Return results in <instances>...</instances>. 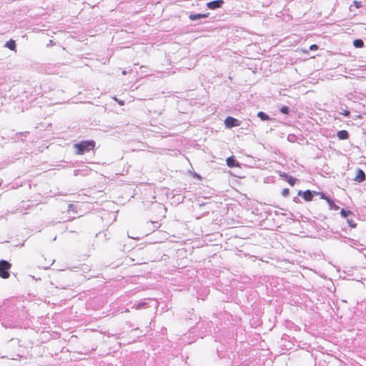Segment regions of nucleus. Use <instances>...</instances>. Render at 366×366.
<instances>
[{
  "instance_id": "obj_1",
  "label": "nucleus",
  "mask_w": 366,
  "mask_h": 366,
  "mask_svg": "<svg viewBox=\"0 0 366 366\" xmlns=\"http://www.w3.org/2000/svg\"><path fill=\"white\" fill-rule=\"evenodd\" d=\"M227 165L233 169L234 171L231 172V174L235 177H241V172L240 170L242 169V167H249V168H254V167H259V165L257 164V162H249V164H240L239 162H226Z\"/></svg>"
},
{
  "instance_id": "obj_2",
  "label": "nucleus",
  "mask_w": 366,
  "mask_h": 366,
  "mask_svg": "<svg viewBox=\"0 0 366 366\" xmlns=\"http://www.w3.org/2000/svg\"><path fill=\"white\" fill-rule=\"evenodd\" d=\"M96 145V142L94 140L81 141L79 143L74 144V147L76 151L75 153L78 154H83L92 150Z\"/></svg>"
},
{
  "instance_id": "obj_3",
  "label": "nucleus",
  "mask_w": 366,
  "mask_h": 366,
  "mask_svg": "<svg viewBox=\"0 0 366 366\" xmlns=\"http://www.w3.org/2000/svg\"><path fill=\"white\" fill-rule=\"evenodd\" d=\"M11 267V264L5 259L0 260V277L2 279H7L10 276L9 270Z\"/></svg>"
},
{
  "instance_id": "obj_4",
  "label": "nucleus",
  "mask_w": 366,
  "mask_h": 366,
  "mask_svg": "<svg viewBox=\"0 0 366 366\" xmlns=\"http://www.w3.org/2000/svg\"><path fill=\"white\" fill-rule=\"evenodd\" d=\"M279 175L285 181H286L290 186H294L296 182H300L299 179L290 175V172L278 171Z\"/></svg>"
},
{
  "instance_id": "obj_5",
  "label": "nucleus",
  "mask_w": 366,
  "mask_h": 366,
  "mask_svg": "<svg viewBox=\"0 0 366 366\" xmlns=\"http://www.w3.org/2000/svg\"><path fill=\"white\" fill-rule=\"evenodd\" d=\"M317 192L307 189L305 191L300 190L297 193L298 196H300L306 202L312 201L315 196L317 195Z\"/></svg>"
},
{
  "instance_id": "obj_6",
  "label": "nucleus",
  "mask_w": 366,
  "mask_h": 366,
  "mask_svg": "<svg viewBox=\"0 0 366 366\" xmlns=\"http://www.w3.org/2000/svg\"><path fill=\"white\" fill-rule=\"evenodd\" d=\"M241 124V121L239 119L234 118L232 117H227L224 119L225 127L228 129H231L232 127H238Z\"/></svg>"
},
{
  "instance_id": "obj_7",
  "label": "nucleus",
  "mask_w": 366,
  "mask_h": 366,
  "mask_svg": "<svg viewBox=\"0 0 366 366\" xmlns=\"http://www.w3.org/2000/svg\"><path fill=\"white\" fill-rule=\"evenodd\" d=\"M92 172L91 169H89L87 166L82 164L79 169L74 170V176H87Z\"/></svg>"
},
{
  "instance_id": "obj_8",
  "label": "nucleus",
  "mask_w": 366,
  "mask_h": 366,
  "mask_svg": "<svg viewBox=\"0 0 366 366\" xmlns=\"http://www.w3.org/2000/svg\"><path fill=\"white\" fill-rule=\"evenodd\" d=\"M223 0H214L207 3L208 9L214 10L216 9L222 8L224 4Z\"/></svg>"
},
{
  "instance_id": "obj_9",
  "label": "nucleus",
  "mask_w": 366,
  "mask_h": 366,
  "mask_svg": "<svg viewBox=\"0 0 366 366\" xmlns=\"http://www.w3.org/2000/svg\"><path fill=\"white\" fill-rule=\"evenodd\" d=\"M366 179V176L364 172V171L360 168L357 169V174L355 178L353 179L354 181L362 183Z\"/></svg>"
},
{
  "instance_id": "obj_10",
  "label": "nucleus",
  "mask_w": 366,
  "mask_h": 366,
  "mask_svg": "<svg viewBox=\"0 0 366 366\" xmlns=\"http://www.w3.org/2000/svg\"><path fill=\"white\" fill-rule=\"evenodd\" d=\"M151 209L158 210L159 212H165L166 209L164 206L157 202H154L151 204Z\"/></svg>"
},
{
  "instance_id": "obj_11",
  "label": "nucleus",
  "mask_w": 366,
  "mask_h": 366,
  "mask_svg": "<svg viewBox=\"0 0 366 366\" xmlns=\"http://www.w3.org/2000/svg\"><path fill=\"white\" fill-rule=\"evenodd\" d=\"M209 15V13L207 14H191L189 15V19L192 21H196L202 18H207Z\"/></svg>"
},
{
  "instance_id": "obj_12",
  "label": "nucleus",
  "mask_w": 366,
  "mask_h": 366,
  "mask_svg": "<svg viewBox=\"0 0 366 366\" xmlns=\"http://www.w3.org/2000/svg\"><path fill=\"white\" fill-rule=\"evenodd\" d=\"M337 137L340 140H346L349 138V133L346 130H340L337 132Z\"/></svg>"
},
{
  "instance_id": "obj_13",
  "label": "nucleus",
  "mask_w": 366,
  "mask_h": 366,
  "mask_svg": "<svg viewBox=\"0 0 366 366\" xmlns=\"http://www.w3.org/2000/svg\"><path fill=\"white\" fill-rule=\"evenodd\" d=\"M327 202L330 209L338 210L340 209V207L335 204V201L331 197L327 199Z\"/></svg>"
},
{
  "instance_id": "obj_14",
  "label": "nucleus",
  "mask_w": 366,
  "mask_h": 366,
  "mask_svg": "<svg viewBox=\"0 0 366 366\" xmlns=\"http://www.w3.org/2000/svg\"><path fill=\"white\" fill-rule=\"evenodd\" d=\"M5 46L10 50L14 51L16 49V42L14 40L10 39L9 41H6Z\"/></svg>"
},
{
  "instance_id": "obj_15",
  "label": "nucleus",
  "mask_w": 366,
  "mask_h": 366,
  "mask_svg": "<svg viewBox=\"0 0 366 366\" xmlns=\"http://www.w3.org/2000/svg\"><path fill=\"white\" fill-rule=\"evenodd\" d=\"M340 214H341V216L342 217L348 219V217L352 215L353 213L350 210H349V209H342L341 211H340Z\"/></svg>"
},
{
  "instance_id": "obj_16",
  "label": "nucleus",
  "mask_w": 366,
  "mask_h": 366,
  "mask_svg": "<svg viewBox=\"0 0 366 366\" xmlns=\"http://www.w3.org/2000/svg\"><path fill=\"white\" fill-rule=\"evenodd\" d=\"M257 117L262 121H267L270 119L269 115H267L266 113L263 112H259L257 113Z\"/></svg>"
},
{
  "instance_id": "obj_17",
  "label": "nucleus",
  "mask_w": 366,
  "mask_h": 366,
  "mask_svg": "<svg viewBox=\"0 0 366 366\" xmlns=\"http://www.w3.org/2000/svg\"><path fill=\"white\" fill-rule=\"evenodd\" d=\"M353 45L356 48H362L364 46V42L360 39H357L353 41Z\"/></svg>"
},
{
  "instance_id": "obj_18",
  "label": "nucleus",
  "mask_w": 366,
  "mask_h": 366,
  "mask_svg": "<svg viewBox=\"0 0 366 366\" xmlns=\"http://www.w3.org/2000/svg\"><path fill=\"white\" fill-rule=\"evenodd\" d=\"M287 140L290 142H295L297 140V137L295 134H290L287 136Z\"/></svg>"
},
{
  "instance_id": "obj_19",
  "label": "nucleus",
  "mask_w": 366,
  "mask_h": 366,
  "mask_svg": "<svg viewBox=\"0 0 366 366\" xmlns=\"http://www.w3.org/2000/svg\"><path fill=\"white\" fill-rule=\"evenodd\" d=\"M147 305V302H139V303H138L137 305H135V308L137 310H140V309L144 308Z\"/></svg>"
},
{
  "instance_id": "obj_20",
  "label": "nucleus",
  "mask_w": 366,
  "mask_h": 366,
  "mask_svg": "<svg viewBox=\"0 0 366 366\" xmlns=\"http://www.w3.org/2000/svg\"><path fill=\"white\" fill-rule=\"evenodd\" d=\"M280 111L285 114H288L290 113V108L287 106H283L280 108Z\"/></svg>"
},
{
  "instance_id": "obj_21",
  "label": "nucleus",
  "mask_w": 366,
  "mask_h": 366,
  "mask_svg": "<svg viewBox=\"0 0 366 366\" xmlns=\"http://www.w3.org/2000/svg\"><path fill=\"white\" fill-rule=\"evenodd\" d=\"M317 195H320V199H325L327 201V199H328V198H330V196H327L325 192H317Z\"/></svg>"
},
{
  "instance_id": "obj_22",
  "label": "nucleus",
  "mask_w": 366,
  "mask_h": 366,
  "mask_svg": "<svg viewBox=\"0 0 366 366\" xmlns=\"http://www.w3.org/2000/svg\"><path fill=\"white\" fill-rule=\"evenodd\" d=\"M29 132H19V133H17L16 135L20 136L21 139L23 140V138L27 137V135L29 134Z\"/></svg>"
},
{
  "instance_id": "obj_23",
  "label": "nucleus",
  "mask_w": 366,
  "mask_h": 366,
  "mask_svg": "<svg viewBox=\"0 0 366 366\" xmlns=\"http://www.w3.org/2000/svg\"><path fill=\"white\" fill-rule=\"evenodd\" d=\"M347 222L349 224V226L352 228H355L357 226V224L351 219H347Z\"/></svg>"
},
{
  "instance_id": "obj_24",
  "label": "nucleus",
  "mask_w": 366,
  "mask_h": 366,
  "mask_svg": "<svg viewBox=\"0 0 366 366\" xmlns=\"http://www.w3.org/2000/svg\"><path fill=\"white\" fill-rule=\"evenodd\" d=\"M282 195L285 197H287L290 195V189L288 188H285L282 191Z\"/></svg>"
},
{
  "instance_id": "obj_25",
  "label": "nucleus",
  "mask_w": 366,
  "mask_h": 366,
  "mask_svg": "<svg viewBox=\"0 0 366 366\" xmlns=\"http://www.w3.org/2000/svg\"><path fill=\"white\" fill-rule=\"evenodd\" d=\"M189 172L191 174H192V176H193V177H194V178H196V179H199V180H201V179H202V177H201L199 174H197V173H196V172H192L191 170H189Z\"/></svg>"
},
{
  "instance_id": "obj_26",
  "label": "nucleus",
  "mask_w": 366,
  "mask_h": 366,
  "mask_svg": "<svg viewBox=\"0 0 366 366\" xmlns=\"http://www.w3.org/2000/svg\"><path fill=\"white\" fill-rule=\"evenodd\" d=\"M340 114L342 115H344L345 117H349L350 114V112L348 110L344 109V110H342V112H340Z\"/></svg>"
},
{
  "instance_id": "obj_27",
  "label": "nucleus",
  "mask_w": 366,
  "mask_h": 366,
  "mask_svg": "<svg viewBox=\"0 0 366 366\" xmlns=\"http://www.w3.org/2000/svg\"><path fill=\"white\" fill-rule=\"evenodd\" d=\"M348 241L352 244V245H351L352 247H354V245H357V241L355 240V239H351V238H348Z\"/></svg>"
},
{
  "instance_id": "obj_28",
  "label": "nucleus",
  "mask_w": 366,
  "mask_h": 366,
  "mask_svg": "<svg viewBox=\"0 0 366 366\" xmlns=\"http://www.w3.org/2000/svg\"><path fill=\"white\" fill-rule=\"evenodd\" d=\"M8 321H9V322L7 325H5L6 327H11L14 325L13 320H9Z\"/></svg>"
},
{
  "instance_id": "obj_29",
  "label": "nucleus",
  "mask_w": 366,
  "mask_h": 366,
  "mask_svg": "<svg viewBox=\"0 0 366 366\" xmlns=\"http://www.w3.org/2000/svg\"><path fill=\"white\" fill-rule=\"evenodd\" d=\"M293 202H295V203H300L301 202V201L299 199L298 196L297 197H295L293 198Z\"/></svg>"
},
{
  "instance_id": "obj_30",
  "label": "nucleus",
  "mask_w": 366,
  "mask_h": 366,
  "mask_svg": "<svg viewBox=\"0 0 366 366\" xmlns=\"http://www.w3.org/2000/svg\"><path fill=\"white\" fill-rule=\"evenodd\" d=\"M317 48H318V46H317V45H316V44H312V45H311V46H310V49L311 50H316V49H317Z\"/></svg>"
},
{
  "instance_id": "obj_31",
  "label": "nucleus",
  "mask_w": 366,
  "mask_h": 366,
  "mask_svg": "<svg viewBox=\"0 0 366 366\" xmlns=\"http://www.w3.org/2000/svg\"><path fill=\"white\" fill-rule=\"evenodd\" d=\"M13 139H14V142H17V141H19V139H21V137H20V136H17V135L16 134V136L13 138Z\"/></svg>"
},
{
  "instance_id": "obj_32",
  "label": "nucleus",
  "mask_w": 366,
  "mask_h": 366,
  "mask_svg": "<svg viewBox=\"0 0 366 366\" xmlns=\"http://www.w3.org/2000/svg\"><path fill=\"white\" fill-rule=\"evenodd\" d=\"M225 160L229 161V160H235L234 158V156H231L227 157Z\"/></svg>"
},
{
  "instance_id": "obj_33",
  "label": "nucleus",
  "mask_w": 366,
  "mask_h": 366,
  "mask_svg": "<svg viewBox=\"0 0 366 366\" xmlns=\"http://www.w3.org/2000/svg\"><path fill=\"white\" fill-rule=\"evenodd\" d=\"M119 104H121V105H123V104H124L123 102H122V101H119Z\"/></svg>"
},
{
  "instance_id": "obj_34",
  "label": "nucleus",
  "mask_w": 366,
  "mask_h": 366,
  "mask_svg": "<svg viewBox=\"0 0 366 366\" xmlns=\"http://www.w3.org/2000/svg\"><path fill=\"white\" fill-rule=\"evenodd\" d=\"M122 74H127L126 71H124L122 72Z\"/></svg>"
}]
</instances>
